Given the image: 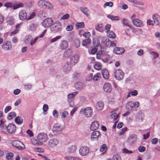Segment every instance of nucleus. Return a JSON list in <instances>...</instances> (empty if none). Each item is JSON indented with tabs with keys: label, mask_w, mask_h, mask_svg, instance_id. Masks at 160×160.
<instances>
[{
	"label": "nucleus",
	"mask_w": 160,
	"mask_h": 160,
	"mask_svg": "<svg viewBox=\"0 0 160 160\" xmlns=\"http://www.w3.org/2000/svg\"><path fill=\"white\" fill-rule=\"evenodd\" d=\"M38 5L39 7L44 9L51 10L53 8V6L51 3L45 0H40Z\"/></svg>",
	"instance_id": "1"
},
{
	"label": "nucleus",
	"mask_w": 160,
	"mask_h": 160,
	"mask_svg": "<svg viewBox=\"0 0 160 160\" xmlns=\"http://www.w3.org/2000/svg\"><path fill=\"white\" fill-rule=\"evenodd\" d=\"M37 139L38 143L40 145H42L43 142H46L48 140V136L46 133L41 132L38 134L37 137Z\"/></svg>",
	"instance_id": "2"
},
{
	"label": "nucleus",
	"mask_w": 160,
	"mask_h": 160,
	"mask_svg": "<svg viewBox=\"0 0 160 160\" xmlns=\"http://www.w3.org/2000/svg\"><path fill=\"white\" fill-rule=\"evenodd\" d=\"M101 42L107 47H114L116 46V43L111 41L108 38L106 37H102L101 38Z\"/></svg>",
	"instance_id": "3"
},
{
	"label": "nucleus",
	"mask_w": 160,
	"mask_h": 160,
	"mask_svg": "<svg viewBox=\"0 0 160 160\" xmlns=\"http://www.w3.org/2000/svg\"><path fill=\"white\" fill-rule=\"evenodd\" d=\"M11 144L13 147L19 149H23L25 148V145L22 142L18 140L12 141Z\"/></svg>",
	"instance_id": "4"
},
{
	"label": "nucleus",
	"mask_w": 160,
	"mask_h": 160,
	"mask_svg": "<svg viewBox=\"0 0 160 160\" xmlns=\"http://www.w3.org/2000/svg\"><path fill=\"white\" fill-rule=\"evenodd\" d=\"M80 112L83 114L86 117H90L92 113V110L91 107H88L84 109H82Z\"/></svg>",
	"instance_id": "5"
},
{
	"label": "nucleus",
	"mask_w": 160,
	"mask_h": 160,
	"mask_svg": "<svg viewBox=\"0 0 160 160\" xmlns=\"http://www.w3.org/2000/svg\"><path fill=\"white\" fill-rule=\"evenodd\" d=\"M114 75L117 80H120L124 78V73L121 69H117L114 72Z\"/></svg>",
	"instance_id": "6"
},
{
	"label": "nucleus",
	"mask_w": 160,
	"mask_h": 160,
	"mask_svg": "<svg viewBox=\"0 0 160 160\" xmlns=\"http://www.w3.org/2000/svg\"><path fill=\"white\" fill-rule=\"evenodd\" d=\"M78 93V92H75L68 95V101L69 103L70 106L71 107H73L74 106V102L73 100L74 96L77 95Z\"/></svg>",
	"instance_id": "7"
},
{
	"label": "nucleus",
	"mask_w": 160,
	"mask_h": 160,
	"mask_svg": "<svg viewBox=\"0 0 160 160\" xmlns=\"http://www.w3.org/2000/svg\"><path fill=\"white\" fill-rule=\"evenodd\" d=\"M52 32L53 33H56L60 30V22L59 21L55 22L50 28Z\"/></svg>",
	"instance_id": "8"
},
{
	"label": "nucleus",
	"mask_w": 160,
	"mask_h": 160,
	"mask_svg": "<svg viewBox=\"0 0 160 160\" xmlns=\"http://www.w3.org/2000/svg\"><path fill=\"white\" fill-rule=\"evenodd\" d=\"M53 21L50 18L45 19L42 22V25L45 28H47L50 27L52 25Z\"/></svg>",
	"instance_id": "9"
},
{
	"label": "nucleus",
	"mask_w": 160,
	"mask_h": 160,
	"mask_svg": "<svg viewBox=\"0 0 160 160\" xmlns=\"http://www.w3.org/2000/svg\"><path fill=\"white\" fill-rule=\"evenodd\" d=\"M8 132L9 133H14L16 130V126L13 123H11L9 124L6 128Z\"/></svg>",
	"instance_id": "10"
},
{
	"label": "nucleus",
	"mask_w": 160,
	"mask_h": 160,
	"mask_svg": "<svg viewBox=\"0 0 160 160\" xmlns=\"http://www.w3.org/2000/svg\"><path fill=\"white\" fill-rule=\"evenodd\" d=\"M89 148L87 146H83L81 147L79 150V152L82 156H85L89 152Z\"/></svg>",
	"instance_id": "11"
},
{
	"label": "nucleus",
	"mask_w": 160,
	"mask_h": 160,
	"mask_svg": "<svg viewBox=\"0 0 160 160\" xmlns=\"http://www.w3.org/2000/svg\"><path fill=\"white\" fill-rule=\"evenodd\" d=\"M137 137L135 134H132L130 135L127 140V142L130 144L134 143L136 142Z\"/></svg>",
	"instance_id": "12"
},
{
	"label": "nucleus",
	"mask_w": 160,
	"mask_h": 160,
	"mask_svg": "<svg viewBox=\"0 0 160 160\" xmlns=\"http://www.w3.org/2000/svg\"><path fill=\"white\" fill-rule=\"evenodd\" d=\"M73 66L71 63L69 62H68L66 63L63 66V69L64 71L67 73L69 72L71 69L72 66Z\"/></svg>",
	"instance_id": "13"
},
{
	"label": "nucleus",
	"mask_w": 160,
	"mask_h": 160,
	"mask_svg": "<svg viewBox=\"0 0 160 160\" xmlns=\"http://www.w3.org/2000/svg\"><path fill=\"white\" fill-rule=\"evenodd\" d=\"M100 136V132L95 131L93 132L91 135V140L92 141H97Z\"/></svg>",
	"instance_id": "14"
},
{
	"label": "nucleus",
	"mask_w": 160,
	"mask_h": 160,
	"mask_svg": "<svg viewBox=\"0 0 160 160\" xmlns=\"http://www.w3.org/2000/svg\"><path fill=\"white\" fill-rule=\"evenodd\" d=\"M80 56L78 54H75L73 55L70 58V62L72 65H74L76 64L79 60Z\"/></svg>",
	"instance_id": "15"
},
{
	"label": "nucleus",
	"mask_w": 160,
	"mask_h": 160,
	"mask_svg": "<svg viewBox=\"0 0 160 160\" xmlns=\"http://www.w3.org/2000/svg\"><path fill=\"white\" fill-rule=\"evenodd\" d=\"M19 17L21 20H27V14L25 10H21L19 13Z\"/></svg>",
	"instance_id": "16"
},
{
	"label": "nucleus",
	"mask_w": 160,
	"mask_h": 160,
	"mask_svg": "<svg viewBox=\"0 0 160 160\" xmlns=\"http://www.w3.org/2000/svg\"><path fill=\"white\" fill-rule=\"evenodd\" d=\"M2 49L5 51L10 50L12 48V46L10 42L7 41L2 45Z\"/></svg>",
	"instance_id": "17"
},
{
	"label": "nucleus",
	"mask_w": 160,
	"mask_h": 160,
	"mask_svg": "<svg viewBox=\"0 0 160 160\" xmlns=\"http://www.w3.org/2000/svg\"><path fill=\"white\" fill-rule=\"evenodd\" d=\"M125 52V49L122 48L116 47L114 48L113 52L115 54L118 55L122 54Z\"/></svg>",
	"instance_id": "18"
},
{
	"label": "nucleus",
	"mask_w": 160,
	"mask_h": 160,
	"mask_svg": "<svg viewBox=\"0 0 160 160\" xmlns=\"http://www.w3.org/2000/svg\"><path fill=\"white\" fill-rule=\"evenodd\" d=\"M99 126V124L97 121H94L91 125L90 129L92 131H94L97 129Z\"/></svg>",
	"instance_id": "19"
},
{
	"label": "nucleus",
	"mask_w": 160,
	"mask_h": 160,
	"mask_svg": "<svg viewBox=\"0 0 160 160\" xmlns=\"http://www.w3.org/2000/svg\"><path fill=\"white\" fill-rule=\"evenodd\" d=\"M132 22L133 24L136 27H141L143 26L142 21L138 19H133L132 20Z\"/></svg>",
	"instance_id": "20"
},
{
	"label": "nucleus",
	"mask_w": 160,
	"mask_h": 160,
	"mask_svg": "<svg viewBox=\"0 0 160 160\" xmlns=\"http://www.w3.org/2000/svg\"><path fill=\"white\" fill-rule=\"evenodd\" d=\"M152 18L153 19L154 23L157 26L159 25L160 20V17L158 14H155L152 15Z\"/></svg>",
	"instance_id": "21"
},
{
	"label": "nucleus",
	"mask_w": 160,
	"mask_h": 160,
	"mask_svg": "<svg viewBox=\"0 0 160 160\" xmlns=\"http://www.w3.org/2000/svg\"><path fill=\"white\" fill-rule=\"evenodd\" d=\"M59 143V141L56 139H52L50 140L48 142V145L50 147H54Z\"/></svg>",
	"instance_id": "22"
},
{
	"label": "nucleus",
	"mask_w": 160,
	"mask_h": 160,
	"mask_svg": "<svg viewBox=\"0 0 160 160\" xmlns=\"http://www.w3.org/2000/svg\"><path fill=\"white\" fill-rule=\"evenodd\" d=\"M15 20L13 17L8 16L6 18V22L10 25H12L14 24Z\"/></svg>",
	"instance_id": "23"
},
{
	"label": "nucleus",
	"mask_w": 160,
	"mask_h": 160,
	"mask_svg": "<svg viewBox=\"0 0 160 160\" xmlns=\"http://www.w3.org/2000/svg\"><path fill=\"white\" fill-rule=\"evenodd\" d=\"M103 89L106 92H110L111 91V86L110 84L106 83L104 84Z\"/></svg>",
	"instance_id": "24"
},
{
	"label": "nucleus",
	"mask_w": 160,
	"mask_h": 160,
	"mask_svg": "<svg viewBox=\"0 0 160 160\" xmlns=\"http://www.w3.org/2000/svg\"><path fill=\"white\" fill-rule=\"evenodd\" d=\"M104 106V103L102 102L98 101L96 104V108L98 111H101L103 109Z\"/></svg>",
	"instance_id": "25"
},
{
	"label": "nucleus",
	"mask_w": 160,
	"mask_h": 160,
	"mask_svg": "<svg viewBox=\"0 0 160 160\" xmlns=\"http://www.w3.org/2000/svg\"><path fill=\"white\" fill-rule=\"evenodd\" d=\"M72 54V50L70 49L66 50L64 52L63 56L66 58H68L70 57Z\"/></svg>",
	"instance_id": "26"
},
{
	"label": "nucleus",
	"mask_w": 160,
	"mask_h": 160,
	"mask_svg": "<svg viewBox=\"0 0 160 160\" xmlns=\"http://www.w3.org/2000/svg\"><path fill=\"white\" fill-rule=\"evenodd\" d=\"M102 74L103 78L106 79H108L109 78V73L108 70L106 69L102 70Z\"/></svg>",
	"instance_id": "27"
},
{
	"label": "nucleus",
	"mask_w": 160,
	"mask_h": 160,
	"mask_svg": "<svg viewBox=\"0 0 160 160\" xmlns=\"http://www.w3.org/2000/svg\"><path fill=\"white\" fill-rule=\"evenodd\" d=\"M133 102L132 101L128 102L126 104V108L128 110H132L133 108Z\"/></svg>",
	"instance_id": "28"
},
{
	"label": "nucleus",
	"mask_w": 160,
	"mask_h": 160,
	"mask_svg": "<svg viewBox=\"0 0 160 160\" xmlns=\"http://www.w3.org/2000/svg\"><path fill=\"white\" fill-rule=\"evenodd\" d=\"M68 46V42L66 40H62L61 43V49H64L67 48Z\"/></svg>",
	"instance_id": "29"
},
{
	"label": "nucleus",
	"mask_w": 160,
	"mask_h": 160,
	"mask_svg": "<svg viewBox=\"0 0 160 160\" xmlns=\"http://www.w3.org/2000/svg\"><path fill=\"white\" fill-rule=\"evenodd\" d=\"M38 26V24L37 23H32L29 27V29L32 31H35Z\"/></svg>",
	"instance_id": "30"
},
{
	"label": "nucleus",
	"mask_w": 160,
	"mask_h": 160,
	"mask_svg": "<svg viewBox=\"0 0 160 160\" xmlns=\"http://www.w3.org/2000/svg\"><path fill=\"white\" fill-rule=\"evenodd\" d=\"M105 55H106L102 51H99L97 53L96 57L98 59H100L104 57Z\"/></svg>",
	"instance_id": "31"
},
{
	"label": "nucleus",
	"mask_w": 160,
	"mask_h": 160,
	"mask_svg": "<svg viewBox=\"0 0 160 160\" xmlns=\"http://www.w3.org/2000/svg\"><path fill=\"white\" fill-rule=\"evenodd\" d=\"M75 87L76 89L80 90L83 88V85L82 82H78L75 83Z\"/></svg>",
	"instance_id": "32"
},
{
	"label": "nucleus",
	"mask_w": 160,
	"mask_h": 160,
	"mask_svg": "<svg viewBox=\"0 0 160 160\" xmlns=\"http://www.w3.org/2000/svg\"><path fill=\"white\" fill-rule=\"evenodd\" d=\"M77 149V147L76 145H73L71 146L68 149V152L71 153H74L76 151Z\"/></svg>",
	"instance_id": "33"
},
{
	"label": "nucleus",
	"mask_w": 160,
	"mask_h": 160,
	"mask_svg": "<svg viewBox=\"0 0 160 160\" xmlns=\"http://www.w3.org/2000/svg\"><path fill=\"white\" fill-rule=\"evenodd\" d=\"M53 131L54 132H59L60 131V126L58 124H55L53 127Z\"/></svg>",
	"instance_id": "34"
},
{
	"label": "nucleus",
	"mask_w": 160,
	"mask_h": 160,
	"mask_svg": "<svg viewBox=\"0 0 160 160\" xmlns=\"http://www.w3.org/2000/svg\"><path fill=\"white\" fill-rule=\"evenodd\" d=\"M80 10L84 14L86 15L87 16H89V14L88 12L89 11V10L86 8L82 7L80 8Z\"/></svg>",
	"instance_id": "35"
},
{
	"label": "nucleus",
	"mask_w": 160,
	"mask_h": 160,
	"mask_svg": "<svg viewBox=\"0 0 160 160\" xmlns=\"http://www.w3.org/2000/svg\"><path fill=\"white\" fill-rule=\"evenodd\" d=\"M92 44L94 47H97L99 45V41L97 38L94 39L92 40Z\"/></svg>",
	"instance_id": "36"
},
{
	"label": "nucleus",
	"mask_w": 160,
	"mask_h": 160,
	"mask_svg": "<svg viewBox=\"0 0 160 160\" xmlns=\"http://www.w3.org/2000/svg\"><path fill=\"white\" fill-rule=\"evenodd\" d=\"M32 40V38L31 36H26L24 39V42L26 43H30L31 44V42Z\"/></svg>",
	"instance_id": "37"
},
{
	"label": "nucleus",
	"mask_w": 160,
	"mask_h": 160,
	"mask_svg": "<svg viewBox=\"0 0 160 160\" xmlns=\"http://www.w3.org/2000/svg\"><path fill=\"white\" fill-rule=\"evenodd\" d=\"M5 124V121L3 119L0 120V128L2 130H4L7 128Z\"/></svg>",
	"instance_id": "38"
},
{
	"label": "nucleus",
	"mask_w": 160,
	"mask_h": 160,
	"mask_svg": "<svg viewBox=\"0 0 160 160\" xmlns=\"http://www.w3.org/2000/svg\"><path fill=\"white\" fill-rule=\"evenodd\" d=\"M107 36L111 38H116V35L112 31H109L107 32Z\"/></svg>",
	"instance_id": "39"
},
{
	"label": "nucleus",
	"mask_w": 160,
	"mask_h": 160,
	"mask_svg": "<svg viewBox=\"0 0 160 160\" xmlns=\"http://www.w3.org/2000/svg\"><path fill=\"white\" fill-rule=\"evenodd\" d=\"M95 29L100 32H102L103 31V28L102 27V24L101 23L97 24V26L95 28Z\"/></svg>",
	"instance_id": "40"
},
{
	"label": "nucleus",
	"mask_w": 160,
	"mask_h": 160,
	"mask_svg": "<svg viewBox=\"0 0 160 160\" xmlns=\"http://www.w3.org/2000/svg\"><path fill=\"white\" fill-rule=\"evenodd\" d=\"M107 17L112 20L117 21L119 19V17L118 16L111 15H108Z\"/></svg>",
	"instance_id": "41"
},
{
	"label": "nucleus",
	"mask_w": 160,
	"mask_h": 160,
	"mask_svg": "<svg viewBox=\"0 0 160 160\" xmlns=\"http://www.w3.org/2000/svg\"><path fill=\"white\" fill-rule=\"evenodd\" d=\"M15 122L18 124H20L23 123V119L20 117H17L15 119Z\"/></svg>",
	"instance_id": "42"
},
{
	"label": "nucleus",
	"mask_w": 160,
	"mask_h": 160,
	"mask_svg": "<svg viewBox=\"0 0 160 160\" xmlns=\"http://www.w3.org/2000/svg\"><path fill=\"white\" fill-rule=\"evenodd\" d=\"M90 42L91 40L90 39H86L82 41V44L84 46L87 47V46L88 45Z\"/></svg>",
	"instance_id": "43"
},
{
	"label": "nucleus",
	"mask_w": 160,
	"mask_h": 160,
	"mask_svg": "<svg viewBox=\"0 0 160 160\" xmlns=\"http://www.w3.org/2000/svg\"><path fill=\"white\" fill-rule=\"evenodd\" d=\"M122 22L124 25L127 26L130 28H131V27L129 24V22L127 19L125 18L123 19L122 20Z\"/></svg>",
	"instance_id": "44"
},
{
	"label": "nucleus",
	"mask_w": 160,
	"mask_h": 160,
	"mask_svg": "<svg viewBox=\"0 0 160 160\" xmlns=\"http://www.w3.org/2000/svg\"><path fill=\"white\" fill-rule=\"evenodd\" d=\"M16 116V113L15 112H10L8 115V118L11 120L13 118Z\"/></svg>",
	"instance_id": "45"
},
{
	"label": "nucleus",
	"mask_w": 160,
	"mask_h": 160,
	"mask_svg": "<svg viewBox=\"0 0 160 160\" xmlns=\"http://www.w3.org/2000/svg\"><path fill=\"white\" fill-rule=\"evenodd\" d=\"M84 26V24L83 22H77L76 24V26L77 28H83Z\"/></svg>",
	"instance_id": "46"
},
{
	"label": "nucleus",
	"mask_w": 160,
	"mask_h": 160,
	"mask_svg": "<svg viewBox=\"0 0 160 160\" xmlns=\"http://www.w3.org/2000/svg\"><path fill=\"white\" fill-rule=\"evenodd\" d=\"M13 154L12 153H9L6 155V158L8 160H13Z\"/></svg>",
	"instance_id": "47"
},
{
	"label": "nucleus",
	"mask_w": 160,
	"mask_h": 160,
	"mask_svg": "<svg viewBox=\"0 0 160 160\" xmlns=\"http://www.w3.org/2000/svg\"><path fill=\"white\" fill-rule=\"evenodd\" d=\"M118 117V113H117L115 112H113L111 115V118L114 120H116Z\"/></svg>",
	"instance_id": "48"
},
{
	"label": "nucleus",
	"mask_w": 160,
	"mask_h": 160,
	"mask_svg": "<svg viewBox=\"0 0 160 160\" xmlns=\"http://www.w3.org/2000/svg\"><path fill=\"white\" fill-rule=\"evenodd\" d=\"M107 148L106 145L104 144L102 145L101 148L100 149V151L101 152H105L107 151Z\"/></svg>",
	"instance_id": "49"
},
{
	"label": "nucleus",
	"mask_w": 160,
	"mask_h": 160,
	"mask_svg": "<svg viewBox=\"0 0 160 160\" xmlns=\"http://www.w3.org/2000/svg\"><path fill=\"white\" fill-rule=\"evenodd\" d=\"M23 7V5L22 3H21L16 4L13 7V9L14 10L16 9L22 7Z\"/></svg>",
	"instance_id": "50"
},
{
	"label": "nucleus",
	"mask_w": 160,
	"mask_h": 160,
	"mask_svg": "<svg viewBox=\"0 0 160 160\" xmlns=\"http://www.w3.org/2000/svg\"><path fill=\"white\" fill-rule=\"evenodd\" d=\"M64 158L65 160H78V158L75 157H64Z\"/></svg>",
	"instance_id": "51"
},
{
	"label": "nucleus",
	"mask_w": 160,
	"mask_h": 160,
	"mask_svg": "<svg viewBox=\"0 0 160 160\" xmlns=\"http://www.w3.org/2000/svg\"><path fill=\"white\" fill-rule=\"evenodd\" d=\"M127 130V127H124L122 128L119 133V134L120 135H122L124 134Z\"/></svg>",
	"instance_id": "52"
},
{
	"label": "nucleus",
	"mask_w": 160,
	"mask_h": 160,
	"mask_svg": "<svg viewBox=\"0 0 160 160\" xmlns=\"http://www.w3.org/2000/svg\"><path fill=\"white\" fill-rule=\"evenodd\" d=\"M113 3L112 2H108L105 3L103 5V7L105 8L107 6H109L110 7L113 6Z\"/></svg>",
	"instance_id": "53"
},
{
	"label": "nucleus",
	"mask_w": 160,
	"mask_h": 160,
	"mask_svg": "<svg viewBox=\"0 0 160 160\" xmlns=\"http://www.w3.org/2000/svg\"><path fill=\"white\" fill-rule=\"evenodd\" d=\"M101 77V74L100 73H97L94 76L93 79L95 81H97Z\"/></svg>",
	"instance_id": "54"
},
{
	"label": "nucleus",
	"mask_w": 160,
	"mask_h": 160,
	"mask_svg": "<svg viewBox=\"0 0 160 160\" xmlns=\"http://www.w3.org/2000/svg\"><path fill=\"white\" fill-rule=\"evenodd\" d=\"M102 66L100 63H97L94 66V68L97 70H100Z\"/></svg>",
	"instance_id": "55"
},
{
	"label": "nucleus",
	"mask_w": 160,
	"mask_h": 160,
	"mask_svg": "<svg viewBox=\"0 0 160 160\" xmlns=\"http://www.w3.org/2000/svg\"><path fill=\"white\" fill-rule=\"evenodd\" d=\"M36 15V14L34 12H32L28 17L27 20H29L34 18Z\"/></svg>",
	"instance_id": "56"
},
{
	"label": "nucleus",
	"mask_w": 160,
	"mask_h": 160,
	"mask_svg": "<svg viewBox=\"0 0 160 160\" xmlns=\"http://www.w3.org/2000/svg\"><path fill=\"white\" fill-rule=\"evenodd\" d=\"M4 6L8 8H13L14 6L10 2H6L5 3Z\"/></svg>",
	"instance_id": "57"
},
{
	"label": "nucleus",
	"mask_w": 160,
	"mask_h": 160,
	"mask_svg": "<svg viewBox=\"0 0 160 160\" xmlns=\"http://www.w3.org/2000/svg\"><path fill=\"white\" fill-rule=\"evenodd\" d=\"M101 59L104 62L107 63L108 60V56L106 55L104 56V57L102 58Z\"/></svg>",
	"instance_id": "58"
},
{
	"label": "nucleus",
	"mask_w": 160,
	"mask_h": 160,
	"mask_svg": "<svg viewBox=\"0 0 160 160\" xmlns=\"http://www.w3.org/2000/svg\"><path fill=\"white\" fill-rule=\"evenodd\" d=\"M48 109V105L47 104H44L43 107V110L44 111L43 113L45 115L47 114V113H45V112L47 111Z\"/></svg>",
	"instance_id": "59"
},
{
	"label": "nucleus",
	"mask_w": 160,
	"mask_h": 160,
	"mask_svg": "<svg viewBox=\"0 0 160 160\" xmlns=\"http://www.w3.org/2000/svg\"><path fill=\"white\" fill-rule=\"evenodd\" d=\"M32 85L30 84H25L24 85V88L25 89L29 90L32 88Z\"/></svg>",
	"instance_id": "60"
},
{
	"label": "nucleus",
	"mask_w": 160,
	"mask_h": 160,
	"mask_svg": "<svg viewBox=\"0 0 160 160\" xmlns=\"http://www.w3.org/2000/svg\"><path fill=\"white\" fill-rule=\"evenodd\" d=\"M34 150L35 152H43L44 151V150L43 149L40 148H34Z\"/></svg>",
	"instance_id": "61"
},
{
	"label": "nucleus",
	"mask_w": 160,
	"mask_h": 160,
	"mask_svg": "<svg viewBox=\"0 0 160 160\" xmlns=\"http://www.w3.org/2000/svg\"><path fill=\"white\" fill-rule=\"evenodd\" d=\"M80 41L78 39H77L75 40L74 41V45L76 48H78L80 45Z\"/></svg>",
	"instance_id": "62"
},
{
	"label": "nucleus",
	"mask_w": 160,
	"mask_h": 160,
	"mask_svg": "<svg viewBox=\"0 0 160 160\" xmlns=\"http://www.w3.org/2000/svg\"><path fill=\"white\" fill-rule=\"evenodd\" d=\"M90 35V33L88 32H84L83 34V36L86 38H89Z\"/></svg>",
	"instance_id": "63"
},
{
	"label": "nucleus",
	"mask_w": 160,
	"mask_h": 160,
	"mask_svg": "<svg viewBox=\"0 0 160 160\" xmlns=\"http://www.w3.org/2000/svg\"><path fill=\"white\" fill-rule=\"evenodd\" d=\"M112 160H121V158L119 155H115L112 157Z\"/></svg>",
	"instance_id": "64"
}]
</instances>
